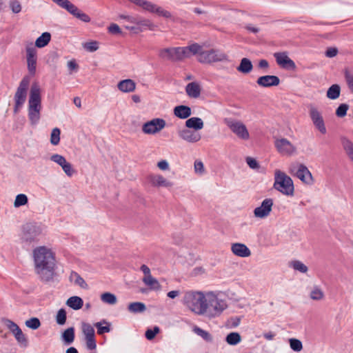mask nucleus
I'll use <instances>...</instances> for the list:
<instances>
[{"label":"nucleus","instance_id":"obj_1","mask_svg":"<svg viewBox=\"0 0 353 353\" xmlns=\"http://www.w3.org/2000/svg\"><path fill=\"white\" fill-rule=\"evenodd\" d=\"M36 274L43 282H50L56 275V256L54 251L47 246H38L32 251Z\"/></svg>","mask_w":353,"mask_h":353},{"label":"nucleus","instance_id":"obj_2","mask_svg":"<svg viewBox=\"0 0 353 353\" xmlns=\"http://www.w3.org/2000/svg\"><path fill=\"white\" fill-rule=\"evenodd\" d=\"M207 292L190 290L185 292L183 298V305L192 312L197 315H203L206 312L205 302Z\"/></svg>","mask_w":353,"mask_h":353},{"label":"nucleus","instance_id":"obj_3","mask_svg":"<svg viewBox=\"0 0 353 353\" xmlns=\"http://www.w3.org/2000/svg\"><path fill=\"white\" fill-rule=\"evenodd\" d=\"M41 108V89L38 84L34 83L30 88L28 108V119L31 125H34L39 123Z\"/></svg>","mask_w":353,"mask_h":353},{"label":"nucleus","instance_id":"obj_4","mask_svg":"<svg viewBox=\"0 0 353 353\" xmlns=\"http://www.w3.org/2000/svg\"><path fill=\"white\" fill-rule=\"evenodd\" d=\"M43 227L37 223H26L21 226L19 234L22 243L30 245L38 242L44 235Z\"/></svg>","mask_w":353,"mask_h":353},{"label":"nucleus","instance_id":"obj_5","mask_svg":"<svg viewBox=\"0 0 353 353\" xmlns=\"http://www.w3.org/2000/svg\"><path fill=\"white\" fill-rule=\"evenodd\" d=\"M206 298L207 301L205 305L206 312L203 315L209 318L219 316L228 307L226 301L213 292H207Z\"/></svg>","mask_w":353,"mask_h":353},{"label":"nucleus","instance_id":"obj_6","mask_svg":"<svg viewBox=\"0 0 353 353\" xmlns=\"http://www.w3.org/2000/svg\"><path fill=\"white\" fill-rule=\"evenodd\" d=\"M30 84V78L25 77L21 81L14 96V112L17 113L23 107L27 98L28 90Z\"/></svg>","mask_w":353,"mask_h":353},{"label":"nucleus","instance_id":"obj_7","mask_svg":"<svg viewBox=\"0 0 353 353\" xmlns=\"http://www.w3.org/2000/svg\"><path fill=\"white\" fill-rule=\"evenodd\" d=\"M290 172L307 185H312L314 183V179L312 173L304 164L300 163H292Z\"/></svg>","mask_w":353,"mask_h":353},{"label":"nucleus","instance_id":"obj_8","mask_svg":"<svg viewBox=\"0 0 353 353\" xmlns=\"http://www.w3.org/2000/svg\"><path fill=\"white\" fill-rule=\"evenodd\" d=\"M225 125L240 139L248 141L250 139V133L245 125L241 121L232 119H225Z\"/></svg>","mask_w":353,"mask_h":353},{"label":"nucleus","instance_id":"obj_9","mask_svg":"<svg viewBox=\"0 0 353 353\" xmlns=\"http://www.w3.org/2000/svg\"><path fill=\"white\" fill-rule=\"evenodd\" d=\"M183 47H172L160 49L159 57L165 61H180L185 59Z\"/></svg>","mask_w":353,"mask_h":353},{"label":"nucleus","instance_id":"obj_10","mask_svg":"<svg viewBox=\"0 0 353 353\" xmlns=\"http://www.w3.org/2000/svg\"><path fill=\"white\" fill-rule=\"evenodd\" d=\"M227 59L228 57L225 53L215 49L203 51L198 57V61L202 63H212Z\"/></svg>","mask_w":353,"mask_h":353},{"label":"nucleus","instance_id":"obj_11","mask_svg":"<svg viewBox=\"0 0 353 353\" xmlns=\"http://www.w3.org/2000/svg\"><path fill=\"white\" fill-rule=\"evenodd\" d=\"M308 108L309 116L314 128L322 134H326L327 130L321 111L313 105H310Z\"/></svg>","mask_w":353,"mask_h":353},{"label":"nucleus","instance_id":"obj_12","mask_svg":"<svg viewBox=\"0 0 353 353\" xmlns=\"http://www.w3.org/2000/svg\"><path fill=\"white\" fill-rule=\"evenodd\" d=\"M166 125V122L161 118H154L144 123L142 125V132L145 134L153 135L160 132Z\"/></svg>","mask_w":353,"mask_h":353},{"label":"nucleus","instance_id":"obj_13","mask_svg":"<svg viewBox=\"0 0 353 353\" xmlns=\"http://www.w3.org/2000/svg\"><path fill=\"white\" fill-rule=\"evenodd\" d=\"M135 5L141 7L143 9L152 12L156 13L159 16L170 19L172 17V14L164 10L163 8L146 0H137Z\"/></svg>","mask_w":353,"mask_h":353},{"label":"nucleus","instance_id":"obj_14","mask_svg":"<svg viewBox=\"0 0 353 353\" xmlns=\"http://www.w3.org/2000/svg\"><path fill=\"white\" fill-rule=\"evenodd\" d=\"M135 5L141 7L143 9L152 12L156 13L159 16L170 19L172 17V14L164 10L163 8L146 0H137Z\"/></svg>","mask_w":353,"mask_h":353},{"label":"nucleus","instance_id":"obj_15","mask_svg":"<svg viewBox=\"0 0 353 353\" xmlns=\"http://www.w3.org/2000/svg\"><path fill=\"white\" fill-rule=\"evenodd\" d=\"M26 50L28 70L30 75L34 76L37 68V50L32 43L26 46Z\"/></svg>","mask_w":353,"mask_h":353},{"label":"nucleus","instance_id":"obj_16","mask_svg":"<svg viewBox=\"0 0 353 353\" xmlns=\"http://www.w3.org/2000/svg\"><path fill=\"white\" fill-rule=\"evenodd\" d=\"M274 188L284 194H287V175L280 170L274 172Z\"/></svg>","mask_w":353,"mask_h":353},{"label":"nucleus","instance_id":"obj_17","mask_svg":"<svg viewBox=\"0 0 353 353\" xmlns=\"http://www.w3.org/2000/svg\"><path fill=\"white\" fill-rule=\"evenodd\" d=\"M273 205V201L272 199H265L261 203L259 207H257L254 210L255 217L263 219L267 217L270 212Z\"/></svg>","mask_w":353,"mask_h":353},{"label":"nucleus","instance_id":"obj_18","mask_svg":"<svg viewBox=\"0 0 353 353\" xmlns=\"http://www.w3.org/2000/svg\"><path fill=\"white\" fill-rule=\"evenodd\" d=\"M178 134L181 139L192 143H196L201 139V136L199 132L192 131L189 128L179 130Z\"/></svg>","mask_w":353,"mask_h":353},{"label":"nucleus","instance_id":"obj_19","mask_svg":"<svg viewBox=\"0 0 353 353\" xmlns=\"http://www.w3.org/2000/svg\"><path fill=\"white\" fill-rule=\"evenodd\" d=\"M279 78L274 75L261 76L259 77L256 80V83L258 84V85L263 88L276 86L279 84Z\"/></svg>","mask_w":353,"mask_h":353},{"label":"nucleus","instance_id":"obj_20","mask_svg":"<svg viewBox=\"0 0 353 353\" xmlns=\"http://www.w3.org/2000/svg\"><path fill=\"white\" fill-rule=\"evenodd\" d=\"M231 250L234 255L242 258L248 257L251 255V251L243 243H232Z\"/></svg>","mask_w":353,"mask_h":353},{"label":"nucleus","instance_id":"obj_21","mask_svg":"<svg viewBox=\"0 0 353 353\" xmlns=\"http://www.w3.org/2000/svg\"><path fill=\"white\" fill-rule=\"evenodd\" d=\"M149 181L154 187L170 188L172 186V183L168 181L161 174H151L149 176Z\"/></svg>","mask_w":353,"mask_h":353},{"label":"nucleus","instance_id":"obj_22","mask_svg":"<svg viewBox=\"0 0 353 353\" xmlns=\"http://www.w3.org/2000/svg\"><path fill=\"white\" fill-rule=\"evenodd\" d=\"M183 48L185 52V59L196 54H197L199 57L201 53L203 52V46L196 43H192L186 47H183Z\"/></svg>","mask_w":353,"mask_h":353},{"label":"nucleus","instance_id":"obj_23","mask_svg":"<svg viewBox=\"0 0 353 353\" xmlns=\"http://www.w3.org/2000/svg\"><path fill=\"white\" fill-rule=\"evenodd\" d=\"M201 88L198 82L189 83L185 87V92L190 98L196 99L201 94Z\"/></svg>","mask_w":353,"mask_h":353},{"label":"nucleus","instance_id":"obj_24","mask_svg":"<svg viewBox=\"0 0 353 353\" xmlns=\"http://www.w3.org/2000/svg\"><path fill=\"white\" fill-rule=\"evenodd\" d=\"M66 10L71 14L83 22H90V17L85 13L81 12L75 5L71 3Z\"/></svg>","mask_w":353,"mask_h":353},{"label":"nucleus","instance_id":"obj_25","mask_svg":"<svg viewBox=\"0 0 353 353\" xmlns=\"http://www.w3.org/2000/svg\"><path fill=\"white\" fill-rule=\"evenodd\" d=\"M174 114L181 119H188L192 114L191 108L187 105H177L174 108Z\"/></svg>","mask_w":353,"mask_h":353},{"label":"nucleus","instance_id":"obj_26","mask_svg":"<svg viewBox=\"0 0 353 353\" xmlns=\"http://www.w3.org/2000/svg\"><path fill=\"white\" fill-rule=\"evenodd\" d=\"M117 88L123 92H131L135 90L136 83L132 79H124L118 83Z\"/></svg>","mask_w":353,"mask_h":353},{"label":"nucleus","instance_id":"obj_27","mask_svg":"<svg viewBox=\"0 0 353 353\" xmlns=\"http://www.w3.org/2000/svg\"><path fill=\"white\" fill-rule=\"evenodd\" d=\"M204 126L203 120L199 117H191L186 120L185 127L195 131L201 130Z\"/></svg>","mask_w":353,"mask_h":353},{"label":"nucleus","instance_id":"obj_28","mask_svg":"<svg viewBox=\"0 0 353 353\" xmlns=\"http://www.w3.org/2000/svg\"><path fill=\"white\" fill-rule=\"evenodd\" d=\"M253 69L252 61L248 58H243L241 60L240 64L236 68V70L243 74H248Z\"/></svg>","mask_w":353,"mask_h":353},{"label":"nucleus","instance_id":"obj_29","mask_svg":"<svg viewBox=\"0 0 353 353\" xmlns=\"http://www.w3.org/2000/svg\"><path fill=\"white\" fill-rule=\"evenodd\" d=\"M69 280L71 283H73L74 285H78L83 289H86L88 288V285L85 280L74 271L71 272Z\"/></svg>","mask_w":353,"mask_h":353},{"label":"nucleus","instance_id":"obj_30","mask_svg":"<svg viewBox=\"0 0 353 353\" xmlns=\"http://www.w3.org/2000/svg\"><path fill=\"white\" fill-rule=\"evenodd\" d=\"M342 145L346 156L353 164V142L347 138L342 140Z\"/></svg>","mask_w":353,"mask_h":353},{"label":"nucleus","instance_id":"obj_31","mask_svg":"<svg viewBox=\"0 0 353 353\" xmlns=\"http://www.w3.org/2000/svg\"><path fill=\"white\" fill-rule=\"evenodd\" d=\"M66 305L74 310H78L83 307V301L79 296H73L67 300Z\"/></svg>","mask_w":353,"mask_h":353},{"label":"nucleus","instance_id":"obj_32","mask_svg":"<svg viewBox=\"0 0 353 353\" xmlns=\"http://www.w3.org/2000/svg\"><path fill=\"white\" fill-rule=\"evenodd\" d=\"M63 341L66 345H70L74 340V328L73 327L67 328L61 335Z\"/></svg>","mask_w":353,"mask_h":353},{"label":"nucleus","instance_id":"obj_33","mask_svg":"<svg viewBox=\"0 0 353 353\" xmlns=\"http://www.w3.org/2000/svg\"><path fill=\"white\" fill-rule=\"evenodd\" d=\"M325 294L321 287L314 285L311 288L310 298L314 301H321L324 299Z\"/></svg>","mask_w":353,"mask_h":353},{"label":"nucleus","instance_id":"obj_34","mask_svg":"<svg viewBox=\"0 0 353 353\" xmlns=\"http://www.w3.org/2000/svg\"><path fill=\"white\" fill-rule=\"evenodd\" d=\"M142 281L150 290H159L161 288L159 282L152 275L143 277Z\"/></svg>","mask_w":353,"mask_h":353},{"label":"nucleus","instance_id":"obj_35","mask_svg":"<svg viewBox=\"0 0 353 353\" xmlns=\"http://www.w3.org/2000/svg\"><path fill=\"white\" fill-rule=\"evenodd\" d=\"M128 310L133 314L142 313L146 310V306L141 302H133L128 305Z\"/></svg>","mask_w":353,"mask_h":353},{"label":"nucleus","instance_id":"obj_36","mask_svg":"<svg viewBox=\"0 0 353 353\" xmlns=\"http://www.w3.org/2000/svg\"><path fill=\"white\" fill-rule=\"evenodd\" d=\"M51 35L49 32H43L40 37H39L36 41L35 45L34 46L35 48H43L48 44L50 41Z\"/></svg>","mask_w":353,"mask_h":353},{"label":"nucleus","instance_id":"obj_37","mask_svg":"<svg viewBox=\"0 0 353 353\" xmlns=\"http://www.w3.org/2000/svg\"><path fill=\"white\" fill-rule=\"evenodd\" d=\"M341 93V88L338 84H333L331 85L326 93L328 99L334 100L339 97Z\"/></svg>","mask_w":353,"mask_h":353},{"label":"nucleus","instance_id":"obj_38","mask_svg":"<svg viewBox=\"0 0 353 353\" xmlns=\"http://www.w3.org/2000/svg\"><path fill=\"white\" fill-rule=\"evenodd\" d=\"M94 325L97 329V334L99 335L110 332V324L105 320L97 322Z\"/></svg>","mask_w":353,"mask_h":353},{"label":"nucleus","instance_id":"obj_39","mask_svg":"<svg viewBox=\"0 0 353 353\" xmlns=\"http://www.w3.org/2000/svg\"><path fill=\"white\" fill-rule=\"evenodd\" d=\"M225 341L230 345H236L241 341V336L238 332H230L226 336Z\"/></svg>","mask_w":353,"mask_h":353},{"label":"nucleus","instance_id":"obj_40","mask_svg":"<svg viewBox=\"0 0 353 353\" xmlns=\"http://www.w3.org/2000/svg\"><path fill=\"white\" fill-rule=\"evenodd\" d=\"M101 300L102 302L109 305H114L117 302V296L110 292L103 293L101 295Z\"/></svg>","mask_w":353,"mask_h":353},{"label":"nucleus","instance_id":"obj_41","mask_svg":"<svg viewBox=\"0 0 353 353\" xmlns=\"http://www.w3.org/2000/svg\"><path fill=\"white\" fill-rule=\"evenodd\" d=\"M290 265L295 271L301 273H306L308 270L307 267L303 263L298 260L292 261Z\"/></svg>","mask_w":353,"mask_h":353},{"label":"nucleus","instance_id":"obj_42","mask_svg":"<svg viewBox=\"0 0 353 353\" xmlns=\"http://www.w3.org/2000/svg\"><path fill=\"white\" fill-rule=\"evenodd\" d=\"M276 63L281 67L287 68V54L286 52H276L274 54Z\"/></svg>","mask_w":353,"mask_h":353},{"label":"nucleus","instance_id":"obj_43","mask_svg":"<svg viewBox=\"0 0 353 353\" xmlns=\"http://www.w3.org/2000/svg\"><path fill=\"white\" fill-rule=\"evenodd\" d=\"M82 332L85 336V339L94 338V330L93 327L87 323L82 324Z\"/></svg>","mask_w":353,"mask_h":353},{"label":"nucleus","instance_id":"obj_44","mask_svg":"<svg viewBox=\"0 0 353 353\" xmlns=\"http://www.w3.org/2000/svg\"><path fill=\"white\" fill-rule=\"evenodd\" d=\"M28 202V198L25 194H17L14 201V207L18 208L21 206L25 205Z\"/></svg>","mask_w":353,"mask_h":353},{"label":"nucleus","instance_id":"obj_45","mask_svg":"<svg viewBox=\"0 0 353 353\" xmlns=\"http://www.w3.org/2000/svg\"><path fill=\"white\" fill-rule=\"evenodd\" d=\"M137 25H138L141 28H143L144 29L148 28L150 30H153L156 28V26L150 19H143L140 17H139Z\"/></svg>","mask_w":353,"mask_h":353},{"label":"nucleus","instance_id":"obj_46","mask_svg":"<svg viewBox=\"0 0 353 353\" xmlns=\"http://www.w3.org/2000/svg\"><path fill=\"white\" fill-rule=\"evenodd\" d=\"M288 342H289L290 348L293 351H294L296 352H299L303 350V344L300 340H299L297 339L292 338V339H288Z\"/></svg>","mask_w":353,"mask_h":353},{"label":"nucleus","instance_id":"obj_47","mask_svg":"<svg viewBox=\"0 0 353 353\" xmlns=\"http://www.w3.org/2000/svg\"><path fill=\"white\" fill-rule=\"evenodd\" d=\"M194 332L201 337H202L205 341L208 342H212V335L207 331L199 327H195L194 328Z\"/></svg>","mask_w":353,"mask_h":353},{"label":"nucleus","instance_id":"obj_48","mask_svg":"<svg viewBox=\"0 0 353 353\" xmlns=\"http://www.w3.org/2000/svg\"><path fill=\"white\" fill-rule=\"evenodd\" d=\"M50 160L59 165L62 168L68 163L63 156L58 154H52L50 157Z\"/></svg>","mask_w":353,"mask_h":353},{"label":"nucleus","instance_id":"obj_49","mask_svg":"<svg viewBox=\"0 0 353 353\" xmlns=\"http://www.w3.org/2000/svg\"><path fill=\"white\" fill-rule=\"evenodd\" d=\"M50 160L59 165L62 168L68 163L63 156L58 154H52L50 157Z\"/></svg>","mask_w":353,"mask_h":353},{"label":"nucleus","instance_id":"obj_50","mask_svg":"<svg viewBox=\"0 0 353 353\" xmlns=\"http://www.w3.org/2000/svg\"><path fill=\"white\" fill-rule=\"evenodd\" d=\"M50 160L59 165L62 168L68 163L63 156L58 154H52L50 157Z\"/></svg>","mask_w":353,"mask_h":353},{"label":"nucleus","instance_id":"obj_51","mask_svg":"<svg viewBox=\"0 0 353 353\" xmlns=\"http://www.w3.org/2000/svg\"><path fill=\"white\" fill-rule=\"evenodd\" d=\"M50 160L59 165L62 168L68 163L63 156L58 154H52L50 157Z\"/></svg>","mask_w":353,"mask_h":353},{"label":"nucleus","instance_id":"obj_52","mask_svg":"<svg viewBox=\"0 0 353 353\" xmlns=\"http://www.w3.org/2000/svg\"><path fill=\"white\" fill-rule=\"evenodd\" d=\"M60 134H61V131L57 128H55L52 130V132L50 134V143L53 145H57L59 143Z\"/></svg>","mask_w":353,"mask_h":353},{"label":"nucleus","instance_id":"obj_53","mask_svg":"<svg viewBox=\"0 0 353 353\" xmlns=\"http://www.w3.org/2000/svg\"><path fill=\"white\" fill-rule=\"evenodd\" d=\"M277 150L281 154H285L287 150V141L285 139H277L275 141Z\"/></svg>","mask_w":353,"mask_h":353},{"label":"nucleus","instance_id":"obj_54","mask_svg":"<svg viewBox=\"0 0 353 353\" xmlns=\"http://www.w3.org/2000/svg\"><path fill=\"white\" fill-rule=\"evenodd\" d=\"M26 325L32 330H37L41 326V322L38 318L32 317L27 320L25 323Z\"/></svg>","mask_w":353,"mask_h":353},{"label":"nucleus","instance_id":"obj_55","mask_svg":"<svg viewBox=\"0 0 353 353\" xmlns=\"http://www.w3.org/2000/svg\"><path fill=\"white\" fill-rule=\"evenodd\" d=\"M56 321L57 323L59 325H64L66 321V311L65 309L61 308L60 309L57 314L56 316Z\"/></svg>","mask_w":353,"mask_h":353},{"label":"nucleus","instance_id":"obj_56","mask_svg":"<svg viewBox=\"0 0 353 353\" xmlns=\"http://www.w3.org/2000/svg\"><path fill=\"white\" fill-rule=\"evenodd\" d=\"M16 340L19 343H21V344H23L24 345H26L27 343H28V341H27V339L26 337V336L24 335V334L23 333L22 330H21V328H19L14 334H12Z\"/></svg>","mask_w":353,"mask_h":353},{"label":"nucleus","instance_id":"obj_57","mask_svg":"<svg viewBox=\"0 0 353 353\" xmlns=\"http://www.w3.org/2000/svg\"><path fill=\"white\" fill-rule=\"evenodd\" d=\"M348 108L349 105L347 104H341L336 110V115L340 118L344 117L347 114Z\"/></svg>","mask_w":353,"mask_h":353},{"label":"nucleus","instance_id":"obj_58","mask_svg":"<svg viewBox=\"0 0 353 353\" xmlns=\"http://www.w3.org/2000/svg\"><path fill=\"white\" fill-rule=\"evenodd\" d=\"M159 327L158 326H155L153 329H148L145 333V336L148 340L151 341L158 333H159Z\"/></svg>","mask_w":353,"mask_h":353},{"label":"nucleus","instance_id":"obj_59","mask_svg":"<svg viewBox=\"0 0 353 353\" xmlns=\"http://www.w3.org/2000/svg\"><path fill=\"white\" fill-rule=\"evenodd\" d=\"M83 48L88 52H95L99 49V43L95 41L87 42L83 44Z\"/></svg>","mask_w":353,"mask_h":353},{"label":"nucleus","instance_id":"obj_60","mask_svg":"<svg viewBox=\"0 0 353 353\" xmlns=\"http://www.w3.org/2000/svg\"><path fill=\"white\" fill-rule=\"evenodd\" d=\"M3 323L12 334L20 328L14 322L8 319L3 320Z\"/></svg>","mask_w":353,"mask_h":353},{"label":"nucleus","instance_id":"obj_61","mask_svg":"<svg viewBox=\"0 0 353 353\" xmlns=\"http://www.w3.org/2000/svg\"><path fill=\"white\" fill-rule=\"evenodd\" d=\"M241 320L240 316H232L227 321V325L230 327H236L239 325Z\"/></svg>","mask_w":353,"mask_h":353},{"label":"nucleus","instance_id":"obj_62","mask_svg":"<svg viewBox=\"0 0 353 353\" xmlns=\"http://www.w3.org/2000/svg\"><path fill=\"white\" fill-rule=\"evenodd\" d=\"M270 67L269 62L265 59H261L258 63V68L259 69L263 70V72L265 73L268 72V68Z\"/></svg>","mask_w":353,"mask_h":353},{"label":"nucleus","instance_id":"obj_63","mask_svg":"<svg viewBox=\"0 0 353 353\" xmlns=\"http://www.w3.org/2000/svg\"><path fill=\"white\" fill-rule=\"evenodd\" d=\"M63 170L69 177L72 176L75 173V170L69 162L63 168Z\"/></svg>","mask_w":353,"mask_h":353},{"label":"nucleus","instance_id":"obj_64","mask_svg":"<svg viewBox=\"0 0 353 353\" xmlns=\"http://www.w3.org/2000/svg\"><path fill=\"white\" fill-rule=\"evenodd\" d=\"M345 77L348 88L353 93V74L346 72Z\"/></svg>","mask_w":353,"mask_h":353}]
</instances>
